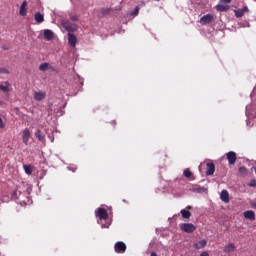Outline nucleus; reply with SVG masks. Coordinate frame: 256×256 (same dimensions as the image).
<instances>
[{
    "label": "nucleus",
    "instance_id": "f257e3e1",
    "mask_svg": "<svg viewBox=\"0 0 256 256\" xmlns=\"http://www.w3.org/2000/svg\"><path fill=\"white\" fill-rule=\"evenodd\" d=\"M180 229L184 233H194L196 231L197 227L191 223H182L180 224Z\"/></svg>",
    "mask_w": 256,
    "mask_h": 256
},
{
    "label": "nucleus",
    "instance_id": "f03ea898",
    "mask_svg": "<svg viewBox=\"0 0 256 256\" xmlns=\"http://www.w3.org/2000/svg\"><path fill=\"white\" fill-rule=\"evenodd\" d=\"M96 217H98L100 221H105L109 219V213H107V210L105 208H98L96 210Z\"/></svg>",
    "mask_w": 256,
    "mask_h": 256
},
{
    "label": "nucleus",
    "instance_id": "7ed1b4c3",
    "mask_svg": "<svg viewBox=\"0 0 256 256\" xmlns=\"http://www.w3.org/2000/svg\"><path fill=\"white\" fill-rule=\"evenodd\" d=\"M115 253H125L127 251V245L123 241L116 242L114 245Z\"/></svg>",
    "mask_w": 256,
    "mask_h": 256
},
{
    "label": "nucleus",
    "instance_id": "20e7f679",
    "mask_svg": "<svg viewBox=\"0 0 256 256\" xmlns=\"http://www.w3.org/2000/svg\"><path fill=\"white\" fill-rule=\"evenodd\" d=\"M213 19L215 17L212 14H206L200 18V23L202 25H209V23H213Z\"/></svg>",
    "mask_w": 256,
    "mask_h": 256
},
{
    "label": "nucleus",
    "instance_id": "39448f33",
    "mask_svg": "<svg viewBox=\"0 0 256 256\" xmlns=\"http://www.w3.org/2000/svg\"><path fill=\"white\" fill-rule=\"evenodd\" d=\"M29 139H31V131L26 128L22 131V141L24 145H29Z\"/></svg>",
    "mask_w": 256,
    "mask_h": 256
},
{
    "label": "nucleus",
    "instance_id": "423d86ee",
    "mask_svg": "<svg viewBox=\"0 0 256 256\" xmlns=\"http://www.w3.org/2000/svg\"><path fill=\"white\" fill-rule=\"evenodd\" d=\"M229 165H235L237 161V153L230 151L226 154Z\"/></svg>",
    "mask_w": 256,
    "mask_h": 256
},
{
    "label": "nucleus",
    "instance_id": "0eeeda50",
    "mask_svg": "<svg viewBox=\"0 0 256 256\" xmlns=\"http://www.w3.org/2000/svg\"><path fill=\"white\" fill-rule=\"evenodd\" d=\"M245 13H249V7H247V6H245L242 9L234 10V14H235V17H237V19L243 17V15H245Z\"/></svg>",
    "mask_w": 256,
    "mask_h": 256
},
{
    "label": "nucleus",
    "instance_id": "6e6552de",
    "mask_svg": "<svg viewBox=\"0 0 256 256\" xmlns=\"http://www.w3.org/2000/svg\"><path fill=\"white\" fill-rule=\"evenodd\" d=\"M40 71H55V67H53L51 64L44 62L39 66Z\"/></svg>",
    "mask_w": 256,
    "mask_h": 256
},
{
    "label": "nucleus",
    "instance_id": "1a4fd4ad",
    "mask_svg": "<svg viewBox=\"0 0 256 256\" xmlns=\"http://www.w3.org/2000/svg\"><path fill=\"white\" fill-rule=\"evenodd\" d=\"M10 87H11V84L8 81H6L0 84V91L5 93L6 95H9V92L11 91Z\"/></svg>",
    "mask_w": 256,
    "mask_h": 256
},
{
    "label": "nucleus",
    "instance_id": "9d476101",
    "mask_svg": "<svg viewBox=\"0 0 256 256\" xmlns=\"http://www.w3.org/2000/svg\"><path fill=\"white\" fill-rule=\"evenodd\" d=\"M68 42L70 47H76L77 45V36L73 33H68Z\"/></svg>",
    "mask_w": 256,
    "mask_h": 256
},
{
    "label": "nucleus",
    "instance_id": "9b49d317",
    "mask_svg": "<svg viewBox=\"0 0 256 256\" xmlns=\"http://www.w3.org/2000/svg\"><path fill=\"white\" fill-rule=\"evenodd\" d=\"M194 249H205L207 247V240L203 239L193 244Z\"/></svg>",
    "mask_w": 256,
    "mask_h": 256
},
{
    "label": "nucleus",
    "instance_id": "f8f14e48",
    "mask_svg": "<svg viewBox=\"0 0 256 256\" xmlns=\"http://www.w3.org/2000/svg\"><path fill=\"white\" fill-rule=\"evenodd\" d=\"M55 34L50 29L44 30V39L46 41H53Z\"/></svg>",
    "mask_w": 256,
    "mask_h": 256
},
{
    "label": "nucleus",
    "instance_id": "ddd939ff",
    "mask_svg": "<svg viewBox=\"0 0 256 256\" xmlns=\"http://www.w3.org/2000/svg\"><path fill=\"white\" fill-rule=\"evenodd\" d=\"M215 173V163L210 162L206 164V175H213Z\"/></svg>",
    "mask_w": 256,
    "mask_h": 256
},
{
    "label": "nucleus",
    "instance_id": "4468645a",
    "mask_svg": "<svg viewBox=\"0 0 256 256\" xmlns=\"http://www.w3.org/2000/svg\"><path fill=\"white\" fill-rule=\"evenodd\" d=\"M245 219H249L250 221H255V212L253 210H247L243 213Z\"/></svg>",
    "mask_w": 256,
    "mask_h": 256
},
{
    "label": "nucleus",
    "instance_id": "2eb2a0df",
    "mask_svg": "<svg viewBox=\"0 0 256 256\" xmlns=\"http://www.w3.org/2000/svg\"><path fill=\"white\" fill-rule=\"evenodd\" d=\"M45 97H47V94L45 92L39 91L34 93L35 101H43Z\"/></svg>",
    "mask_w": 256,
    "mask_h": 256
},
{
    "label": "nucleus",
    "instance_id": "dca6fc26",
    "mask_svg": "<svg viewBox=\"0 0 256 256\" xmlns=\"http://www.w3.org/2000/svg\"><path fill=\"white\" fill-rule=\"evenodd\" d=\"M220 199L224 203H229V192L227 190H222L220 194Z\"/></svg>",
    "mask_w": 256,
    "mask_h": 256
},
{
    "label": "nucleus",
    "instance_id": "f3484780",
    "mask_svg": "<svg viewBox=\"0 0 256 256\" xmlns=\"http://www.w3.org/2000/svg\"><path fill=\"white\" fill-rule=\"evenodd\" d=\"M35 137L40 141V143H45V134L41 130L35 132Z\"/></svg>",
    "mask_w": 256,
    "mask_h": 256
},
{
    "label": "nucleus",
    "instance_id": "a211bd4d",
    "mask_svg": "<svg viewBox=\"0 0 256 256\" xmlns=\"http://www.w3.org/2000/svg\"><path fill=\"white\" fill-rule=\"evenodd\" d=\"M34 19H35L36 23H43V21H45V17L40 12H37L35 14Z\"/></svg>",
    "mask_w": 256,
    "mask_h": 256
},
{
    "label": "nucleus",
    "instance_id": "6ab92c4d",
    "mask_svg": "<svg viewBox=\"0 0 256 256\" xmlns=\"http://www.w3.org/2000/svg\"><path fill=\"white\" fill-rule=\"evenodd\" d=\"M232 251H235V244L230 243L224 248V253H232Z\"/></svg>",
    "mask_w": 256,
    "mask_h": 256
},
{
    "label": "nucleus",
    "instance_id": "aec40b11",
    "mask_svg": "<svg viewBox=\"0 0 256 256\" xmlns=\"http://www.w3.org/2000/svg\"><path fill=\"white\" fill-rule=\"evenodd\" d=\"M180 213H181L183 219H190L191 218V212L188 211V210L182 209L180 211Z\"/></svg>",
    "mask_w": 256,
    "mask_h": 256
},
{
    "label": "nucleus",
    "instance_id": "412c9836",
    "mask_svg": "<svg viewBox=\"0 0 256 256\" xmlns=\"http://www.w3.org/2000/svg\"><path fill=\"white\" fill-rule=\"evenodd\" d=\"M23 167L26 175L33 173V167L31 165H24Z\"/></svg>",
    "mask_w": 256,
    "mask_h": 256
},
{
    "label": "nucleus",
    "instance_id": "4be33fe9",
    "mask_svg": "<svg viewBox=\"0 0 256 256\" xmlns=\"http://www.w3.org/2000/svg\"><path fill=\"white\" fill-rule=\"evenodd\" d=\"M216 9H217V11L223 12V11H228L229 8L223 4H219L216 6Z\"/></svg>",
    "mask_w": 256,
    "mask_h": 256
},
{
    "label": "nucleus",
    "instance_id": "5701e85b",
    "mask_svg": "<svg viewBox=\"0 0 256 256\" xmlns=\"http://www.w3.org/2000/svg\"><path fill=\"white\" fill-rule=\"evenodd\" d=\"M183 175L186 177V179H189V177H193V172H191L189 169H185Z\"/></svg>",
    "mask_w": 256,
    "mask_h": 256
},
{
    "label": "nucleus",
    "instance_id": "b1692460",
    "mask_svg": "<svg viewBox=\"0 0 256 256\" xmlns=\"http://www.w3.org/2000/svg\"><path fill=\"white\" fill-rule=\"evenodd\" d=\"M19 13L22 17L27 16V8L20 7Z\"/></svg>",
    "mask_w": 256,
    "mask_h": 256
},
{
    "label": "nucleus",
    "instance_id": "393cba45",
    "mask_svg": "<svg viewBox=\"0 0 256 256\" xmlns=\"http://www.w3.org/2000/svg\"><path fill=\"white\" fill-rule=\"evenodd\" d=\"M9 71L6 68H0V74L9 75Z\"/></svg>",
    "mask_w": 256,
    "mask_h": 256
},
{
    "label": "nucleus",
    "instance_id": "a878e982",
    "mask_svg": "<svg viewBox=\"0 0 256 256\" xmlns=\"http://www.w3.org/2000/svg\"><path fill=\"white\" fill-rule=\"evenodd\" d=\"M71 21H79V16L73 15L70 17Z\"/></svg>",
    "mask_w": 256,
    "mask_h": 256
},
{
    "label": "nucleus",
    "instance_id": "bb28decb",
    "mask_svg": "<svg viewBox=\"0 0 256 256\" xmlns=\"http://www.w3.org/2000/svg\"><path fill=\"white\" fill-rule=\"evenodd\" d=\"M0 129H5V123H3V119L0 118Z\"/></svg>",
    "mask_w": 256,
    "mask_h": 256
},
{
    "label": "nucleus",
    "instance_id": "cd10ccee",
    "mask_svg": "<svg viewBox=\"0 0 256 256\" xmlns=\"http://www.w3.org/2000/svg\"><path fill=\"white\" fill-rule=\"evenodd\" d=\"M249 187H256V181H255V180H252V181L249 183Z\"/></svg>",
    "mask_w": 256,
    "mask_h": 256
},
{
    "label": "nucleus",
    "instance_id": "c85d7f7f",
    "mask_svg": "<svg viewBox=\"0 0 256 256\" xmlns=\"http://www.w3.org/2000/svg\"><path fill=\"white\" fill-rule=\"evenodd\" d=\"M20 7L27 9V1H23Z\"/></svg>",
    "mask_w": 256,
    "mask_h": 256
},
{
    "label": "nucleus",
    "instance_id": "c756f323",
    "mask_svg": "<svg viewBox=\"0 0 256 256\" xmlns=\"http://www.w3.org/2000/svg\"><path fill=\"white\" fill-rule=\"evenodd\" d=\"M245 171H247V168H246V167H240V168H239V172H240V173H245Z\"/></svg>",
    "mask_w": 256,
    "mask_h": 256
},
{
    "label": "nucleus",
    "instance_id": "7c9ffc66",
    "mask_svg": "<svg viewBox=\"0 0 256 256\" xmlns=\"http://www.w3.org/2000/svg\"><path fill=\"white\" fill-rule=\"evenodd\" d=\"M233 0H221V3H225V4H229L231 3Z\"/></svg>",
    "mask_w": 256,
    "mask_h": 256
},
{
    "label": "nucleus",
    "instance_id": "2f4dec72",
    "mask_svg": "<svg viewBox=\"0 0 256 256\" xmlns=\"http://www.w3.org/2000/svg\"><path fill=\"white\" fill-rule=\"evenodd\" d=\"M138 14H139V7H136L135 10H134L133 15H138Z\"/></svg>",
    "mask_w": 256,
    "mask_h": 256
},
{
    "label": "nucleus",
    "instance_id": "473e14b6",
    "mask_svg": "<svg viewBox=\"0 0 256 256\" xmlns=\"http://www.w3.org/2000/svg\"><path fill=\"white\" fill-rule=\"evenodd\" d=\"M5 105H7V103H5L3 100H0V107H5Z\"/></svg>",
    "mask_w": 256,
    "mask_h": 256
},
{
    "label": "nucleus",
    "instance_id": "72a5a7b5",
    "mask_svg": "<svg viewBox=\"0 0 256 256\" xmlns=\"http://www.w3.org/2000/svg\"><path fill=\"white\" fill-rule=\"evenodd\" d=\"M200 256H209V252L203 251V252L200 254Z\"/></svg>",
    "mask_w": 256,
    "mask_h": 256
},
{
    "label": "nucleus",
    "instance_id": "f704fd0d",
    "mask_svg": "<svg viewBox=\"0 0 256 256\" xmlns=\"http://www.w3.org/2000/svg\"><path fill=\"white\" fill-rule=\"evenodd\" d=\"M150 256H157V253L152 252Z\"/></svg>",
    "mask_w": 256,
    "mask_h": 256
},
{
    "label": "nucleus",
    "instance_id": "c9c22d12",
    "mask_svg": "<svg viewBox=\"0 0 256 256\" xmlns=\"http://www.w3.org/2000/svg\"><path fill=\"white\" fill-rule=\"evenodd\" d=\"M253 207H256V202L253 203Z\"/></svg>",
    "mask_w": 256,
    "mask_h": 256
},
{
    "label": "nucleus",
    "instance_id": "e433bc0d",
    "mask_svg": "<svg viewBox=\"0 0 256 256\" xmlns=\"http://www.w3.org/2000/svg\"><path fill=\"white\" fill-rule=\"evenodd\" d=\"M7 49H9V48H5V47H4V50H5V51H7Z\"/></svg>",
    "mask_w": 256,
    "mask_h": 256
},
{
    "label": "nucleus",
    "instance_id": "4c0bfd02",
    "mask_svg": "<svg viewBox=\"0 0 256 256\" xmlns=\"http://www.w3.org/2000/svg\"><path fill=\"white\" fill-rule=\"evenodd\" d=\"M188 209H191V206H188Z\"/></svg>",
    "mask_w": 256,
    "mask_h": 256
},
{
    "label": "nucleus",
    "instance_id": "58836bf2",
    "mask_svg": "<svg viewBox=\"0 0 256 256\" xmlns=\"http://www.w3.org/2000/svg\"><path fill=\"white\" fill-rule=\"evenodd\" d=\"M156 1H159V0H156Z\"/></svg>",
    "mask_w": 256,
    "mask_h": 256
}]
</instances>
